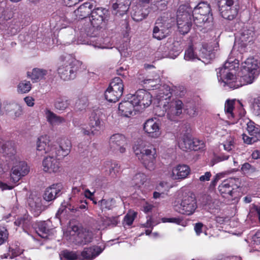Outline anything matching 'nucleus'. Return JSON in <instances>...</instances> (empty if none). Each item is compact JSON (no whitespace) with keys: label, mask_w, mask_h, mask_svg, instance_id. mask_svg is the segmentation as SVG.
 I'll use <instances>...</instances> for the list:
<instances>
[{"label":"nucleus","mask_w":260,"mask_h":260,"mask_svg":"<svg viewBox=\"0 0 260 260\" xmlns=\"http://www.w3.org/2000/svg\"><path fill=\"white\" fill-rule=\"evenodd\" d=\"M126 144L125 137L120 134L113 135L109 139L110 149L116 153H122L125 151V146Z\"/></svg>","instance_id":"obj_11"},{"label":"nucleus","mask_w":260,"mask_h":260,"mask_svg":"<svg viewBox=\"0 0 260 260\" xmlns=\"http://www.w3.org/2000/svg\"><path fill=\"white\" fill-rule=\"evenodd\" d=\"M218 190L224 198L233 197L235 191L233 190L229 184L227 179L224 180L218 186Z\"/></svg>","instance_id":"obj_30"},{"label":"nucleus","mask_w":260,"mask_h":260,"mask_svg":"<svg viewBox=\"0 0 260 260\" xmlns=\"http://www.w3.org/2000/svg\"><path fill=\"white\" fill-rule=\"evenodd\" d=\"M242 138L244 143L247 144H251L257 141V139L255 138V137H249L245 134L242 135Z\"/></svg>","instance_id":"obj_60"},{"label":"nucleus","mask_w":260,"mask_h":260,"mask_svg":"<svg viewBox=\"0 0 260 260\" xmlns=\"http://www.w3.org/2000/svg\"><path fill=\"white\" fill-rule=\"evenodd\" d=\"M93 5L90 3L86 2L80 5L77 9L76 10L79 19L86 18L90 16Z\"/></svg>","instance_id":"obj_27"},{"label":"nucleus","mask_w":260,"mask_h":260,"mask_svg":"<svg viewBox=\"0 0 260 260\" xmlns=\"http://www.w3.org/2000/svg\"><path fill=\"white\" fill-rule=\"evenodd\" d=\"M102 251V249L100 247L93 246L84 248L81 255L85 260H91L99 255Z\"/></svg>","instance_id":"obj_26"},{"label":"nucleus","mask_w":260,"mask_h":260,"mask_svg":"<svg viewBox=\"0 0 260 260\" xmlns=\"http://www.w3.org/2000/svg\"><path fill=\"white\" fill-rule=\"evenodd\" d=\"M129 3L128 0H118L112 5V8L116 11V13L122 15L126 13L129 8Z\"/></svg>","instance_id":"obj_29"},{"label":"nucleus","mask_w":260,"mask_h":260,"mask_svg":"<svg viewBox=\"0 0 260 260\" xmlns=\"http://www.w3.org/2000/svg\"><path fill=\"white\" fill-rule=\"evenodd\" d=\"M160 30L161 29L158 26L155 25L153 29V38L160 40L168 36L166 32L164 33V31Z\"/></svg>","instance_id":"obj_47"},{"label":"nucleus","mask_w":260,"mask_h":260,"mask_svg":"<svg viewBox=\"0 0 260 260\" xmlns=\"http://www.w3.org/2000/svg\"><path fill=\"white\" fill-rule=\"evenodd\" d=\"M109 88L114 90V91L117 94L122 95L123 91L124 85L122 80L119 77H115L113 78L111 82Z\"/></svg>","instance_id":"obj_34"},{"label":"nucleus","mask_w":260,"mask_h":260,"mask_svg":"<svg viewBox=\"0 0 260 260\" xmlns=\"http://www.w3.org/2000/svg\"><path fill=\"white\" fill-rule=\"evenodd\" d=\"M121 95H118L114 90L108 87L106 91L105 92V96L106 99L110 102L115 103L119 100Z\"/></svg>","instance_id":"obj_42"},{"label":"nucleus","mask_w":260,"mask_h":260,"mask_svg":"<svg viewBox=\"0 0 260 260\" xmlns=\"http://www.w3.org/2000/svg\"><path fill=\"white\" fill-rule=\"evenodd\" d=\"M240 75L237 77L233 73H228L224 78V83L231 88H237L253 82L254 78L258 76L250 72L242 70Z\"/></svg>","instance_id":"obj_3"},{"label":"nucleus","mask_w":260,"mask_h":260,"mask_svg":"<svg viewBox=\"0 0 260 260\" xmlns=\"http://www.w3.org/2000/svg\"><path fill=\"white\" fill-rule=\"evenodd\" d=\"M106 166L109 168V175L112 177H115L117 174L120 171V166L119 164L115 161H107L106 162Z\"/></svg>","instance_id":"obj_40"},{"label":"nucleus","mask_w":260,"mask_h":260,"mask_svg":"<svg viewBox=\"0 0 260 260\" xmlns=\"http://www.w3.org/2000/svg\"><path fill=\"white\" fill-rule=\"evenodd\" d=\"M211 176L212 174L210 172H206L204 175L200 177L199 181L201 182L209 181Z\"/></svg>","instance_id":"obj_63"},{"label":"nucleus","mask_w":260,"mask_h":260,"mask_svg":"<svg viewBox=\"0 0 260 260\" xmlns=\"http://www.w3.org/2000/svg\"><path fill=\"white\" fill-rule=\"evenodd\" d=\"M147 180V176L145 174L139 173L134 176L131 183L135 188H140Z\"/></svg>","instance_id":"obj_37"},{"label":"nucleus","mask_w":260,"mask_h":260,"mask_svg":"<svg viewBox=\"0 0 260 260\" xmlns=\"http://www.w3.org/2000/svg\"><path fill=\"white\" fill-rule=\"evenodd\" d=\"M237 61L236 59L233 61H228L224 63L223 68L218 69L219 71L217 72V75L219 80H222L224 82L226 73H231L230 71L239 68V64Z\"/></svg>","instance_id":"obj_21"},{"label":"nucleus","mask_w":260,"mask_h":260,"mask_svg":"<svg viewBox=\"0 0 260 260\" xmlns=\"http://www.w3.org/2000/svg\"><path fill=\"white\" fill-rule=\"evenodd\" d=\"M183 106L181 100H176L168 103L167 105L165 104L163 107L167 111L168 118L173 121H177L182 114Z\"/></svg>","instance_id":"obj_9"},{"label":"nucleus","mask_w":260,"mask_h":260,"mask_svg":"<svg viewBox=\"0 0 260 260\" xmlns=\"http://www.w3.org/2000/svg\"><path fill=\"white\" fill-rule=\"evenodd\" d=\"M211 9L209 4L205 2H201L194 7L193 10H192L191 13H199L200 15H203L204 17H206V20H213V18L212 14L211 13Z\"/></svg>","instance_id":"obj_20"},{"label":"nucleus","mask_w":260,"mask_h":260,"mask_svg":"<svg viewBox=\"0 0 260 260\" xmlns=\"http://www.w3.org/2000/svg\"><path fill=\"white\" fill-rule=\"evenodd\" d=\"M2 148L4 155L12 158L16 153L15 143L13 141H7L4 144Z\"/></svg>","instance_id":"obj_32"},{"label":"nucleus","mask_w":260,"mask_h":260,"mask_svg":"<svg viewBox=\"0 0 260 260\" xmlns=\"http://www.w3.org/2000/svg\"><path fill=\"white\" fill-rule=\"evenodd\" d=\"M30 217L27 214L18 217L14 222L15 225L18 226L26 228L29 225Z\"/></svg>","instance_id":"obj_41"},{"label":"nucleus","mask_w":260,"mask_h":260,"mask_svg":"<svg viewBox=\"0 0 260 260\" xmlns=\"http://www.w3.org/2000/svg\"><path fill=\"white\" fill-rule=\"evenodd\" d=\"M156 151L155 148L151 147L150 148H147L143 154L141 155L140 160L144 167L149 171H153L155 168Z\"/></svg>","instance_id":"obj_12"},{"label":"nucleus","mask_w":260,"mask_h":260,"mask_svg":"<svg viewBox=\"0 0 260 260\" xmlns=\"http://www.w3.org/2000/svg\"><path fill=\"white\" fill-rule=\"evenodd\" d=\"M234 141L232 138H230L228 139L226 142L223 144V147L224 150L230 151L232 150L233 145Z\"/></svg>","instance_id":"obj_61"},{"label":"nucleus","mask_w":260,"mask_h":260,"mask_svg":"<svg viewBox=\"0 0 260 260\" xmlns=\"http://www.w3.org/2000/svg\"><path fill=\"white\" fill-rule=\"evenodd\" d=\"M172 22H174V20L172 18L164 16L157 19L155 25L158 26L164 33L166 32L168 36L170 32V28L173 25Z\"/></svg>","instance_id":"obj_25"},{"label":"nucleus","mask_w":260,"mask_h":260,"mask_svg":"<svg viewBox=\"0 0 260 260\" xmlns=\"http://www.w3.org/2000/svg\"><path fill=\"white\" fill-rule=\"evenodd\" d=\"M242 68V69L250 72L255 75H258L260 72L259 63L253 57L247 58L243 63Z\"/></svg>","instance_id":"obj_24"},{"label":"nucleus","mask_w":260,"mask_h":260,"mask_svg":"<svg viewBox=\"0 0 260 260\" xmlns=\"http://www.w3.org/2000/svg\"><path fill=\"white\" fill-rule=\"evenodd\" d=\"M197 208V204L194 195L188 192L184 195L181 203L176 205L175 210L179 213L186 215H192Z\"/></svg>","instance_id":"obj_5"},{"label":"nucleus","mask_w":260,"mask_h":260,"mask_svg":"<svg viewBox=\"0 0 260 260\" xmlns=\"http://www.w3.org/2000/svg\"><path fill=\"white\" fill-rule=\"evenodd\" d=\"M31 89V84L29 81L23 80L17 86V91L20 93H28Z\"/></svg>","instance_id":"obj_43"},{"label":"nucleus","mask_w":260,"mask_h":260,"mask_svg":"<svg viewBox=\"0 0 260 260\" xmlns=\"http://www.w3.org/2000/svg\"><path fill=\"white\" fill-rule=\"evenodd\" d=\"M102 116V113L99 110L93 111L91 113L88 125L92 135L97 134L101 129L103 126Z\"/></svg>","instance_id":"obj_14"},{"label":"nucleus","mask_w":260,"mask_h":260,"mask_svg":"<svg viewBox=\"0 0 260 260\" xmlns=\"http://www.w3.org/2000/svg\"><path fill=\"white\" fill-rule=\"evenodd\" d=\"M227 180L231 188H233L234 191L239 188L241 185L240 180L238 178H229Z\"/></svg>","instance_id":"obj_52"},{"label":"nucleus","mask_w":260,"mask_h":260,"mask_svg":"<svg viewBox=\"0 0 260 260\" xmlns=\"http://www.w3.org/2000/svg\"><path fill=\"white\" fill-rule=\"evenodd\" d=\"M218 10L221 16L226 19L233 20L237 15L238 8L225 7L223 1H219L218 2Z\"/></svg>","instance_id":"obj_17"},{"label":"nucleus","mask_w":260,"mask_h":260,"mask_svg":"<svg viewBox=\"0 0 260 260\" xmlns=\"http://www.w3.org/2000/svg\"><path fill=\"white\" fill-rule=\"evenodd\" d=\"M29 208L35 216H38L43 209L40 198L37 196H30L27 200Z\"/></svg>","instance_id":"obj_19"},{"label":"nucleus","mask_w":260,"mask_h":260,"mask_svg":"<svg viewBox=\"0 0 260 260\" xmlns=\"http://www.w3.org/2000/svg\"><path fill=\"white\" fill-rule=\"evenodd\" d=\"M109 15L108 9L103 7H93L89 20L93 27L100 29L105 27L106 21Z\"/></svg>","instance_id":"obj_6"},{"label":"nucleus","mask_w":260,"mask_h":260,"mask_svg":"<svg viewBox=\"0 0 260 260\" xmlns=\"http://www.w3.org/2000/svg\"><path fill=\"white\" fill-rule=\"evenodd\" d=\"M62 185L53 184L46 188L43 194V199L47 202H52L62 194Z\"/></svg>","instance_id":"obj_13"},{"label":"nucleus","mask_w":260,"mask_h":260,"mask_svg":"<svg viewBox=\"0 0 260 260\" xmlns=\"http://www.w3.org/2000/svg\"><path fill=\"white\" fill-rule=\"evenodd\" d=\"M147 148L138 145H135L133 146L134 153L139 159H140V158L141 157V155L143 154L144 150H145Z\"/></svg>","instance_id":"obj_58"},{"label":"nucleus","mask_w":260,"mask_h":260,"mask_svg":"<svg viewBox=\"0 0 260 260\" xmlns=\"http://www.w3.org/2000/svg\"><path fill=\"white\" fill-rule=\"evenodd\" d=\"M9 233L4 226H0V245L6 242L8 238Z\"/></svg>","instance_id":"obj_53"},{"label":"nucleus","mask_w":260,"mask_h":260,"mask_svg":"<svg viewBox=\"0 0 260 260\" xmlns=\"http://www.w3.org/2000/svg\"><path fill=\"white\" fill-rule=\"evenodd\" d=\"M69 101L64 98L57 99L54 103V107L57 110L63 111L69 106Z\"/></svg>","instance_id":"obj_44"},{"label":"nucleus","mask_w":260,"mask_h":260,"mask_svg":"<svg viewBox=\"0 0 260 260\" xmlns=\"http://www.w3.org/2000/svg\"><path fill=\"white\" fill-rule=\"evenodd\" d=\"M132 15L134 20L139 22L145 19L147 14L144 13L141 9H137V10L133 13Z\"/></svg>","instance_id":"obj_50"},{"label":"nucleus","mask_w":260,"mask_h":260,"mask_svg":"<svg viewBox=\"0 0 260 260\" xmlns=\"http://www.w3.org/2000/svg\"><path fill=\"white\" fill-rule=\"evenodd\" d=\"M76 12V10L73 12H67L64 15L65 21L70 23L79 19V17Z\"/></svg>","instance_id":"obj_51"},{"label":"nucleus","mask_w":260,"mask_h":260,"mask_svg":"<svg viewBox=\"0 0 260 260\" xmlns=\"http://www.w3.org/2000/svg\"><path fill=\"white\" fill-rule=\"evenodd\" d=\"M143 129L151 138H157L161 135L159 123L152 118L145 121L143 124Z\"/></svg>","instance_id":"obj_15"},{"label":"nucleus","mask_w":260,"mask_h":260,"mask_svg":"<svg viewBox=\"0 0 260 260\" xmlns=\"http://www.w3.org/2000/svg\"><path fill=\"white\" fill-rule=\"evenodd\" d=\"M253 113L260 117V97L255 98L253 103Z\"/></svg>","instance_id":"obj_56"},{"label":"nucleus","mask_w":260,"mask_h":260,"mask_svg":"<svg viewBox=\"0 0 260 260\" xmlns=\"http://www.w3.org/2000/svg\"><path fill=\"white\" fill-rule=\"evenodd\" d=\"M87 106V99L86 98L83 97L76 102L75 108L77 111H82L85 110Z\"/></svg>","instance_id":"obj_46"},{"label":"nucleus","mask_w":260,"mask_h":260,"mask_svg":"<svg viewBox=\"0 0 260 260\" xmlns=\"http://www.w3.org/2000/svg\"><path fill=\"white\" fill-rule=\"evenodd\" d=\"M119 216H113L111 217H102L101 218V221L102 224L105 226H116L119 222L118 221Z\"/></svg>","instance_id":"obj_45"},{"label":"nucleus","mask_w":260,"mask_h":260,"mask_svg":"<svg viewBox=\"0 0 260 260\" xmlns=\"http://www.w3.org/2000/svg\"><path fill=\"white\" fill-rule=\"evenodd\" d=\"M60 59L63 63L57 69L58 74L60 78L64 81L75 79L82 62L70 54L61 56Z\"/></svg>","instance_id":"obj_2"},{"label":"nucleus","mask_w":260,"mask_h":260,"mask_svg":"<svg viewBox=\"0 0 260 260\" xmlns=\"http://www.w3.org/2000/svg\"><path fill=\"white\" fill-rule=\"evenodd\" d=\"M221 178V174H217L216 175L214 176L213 179L210 182V184L209 186V189L210 190H213L216 185H217V182Z\"/></svg>","instance_id":"obj_59"},{"label":"nucleus","mask_w":260,"mask_h":260,"mask_svg":"<svg viewBox=\"0 0 260 260\" xmlns=\"http://www.w3.org/2000/svg\"><path fill=\"white\" fill-rule=\"evenodd\" d=\"M214 56L215 55L212 52L203 47L200 50V57L198 58V59L202 60L205 63H208L210 60L214 58Z\"/></svg>","instance_id":"obj_38"},{"label":"nucleus","mask_w":260,"mask_h":260,"mask_svg":"<svg viewBox=\"0 0 260 260\" xmlns=\"http://www.w3.org/2000/svg\"><path fill=\"white\" fill-rule=\"evenodd\" d=\"M254 35V31L252 29L244 28L240 32L239 40L243 45H246L247 42L252 41Z\"/></svg>","instance_id":"obj_33"},{"label":"nucleus","mask_w":260,"mask_h":260,"mask_svg":"<svg viewBox=\"0 0 260 260\" xmlns=\"http://www.w3.org/2000/svg\"><path fill=\"white\" fill-rule=\"evenodd\" d=\"M254 244H260V230H258L252 237Z\"/></svg>","instance_id":"obj_64"},{"label":"nucleus","mask_w":260,"mask_h":260,"mask_svg":"<svg viewBox=\"0 0 260 260\" xmlns=\"http://www.w3.org/2000/svg\"><path fill=\"white\" fill-rule=\"evenodd\" d=\"M192 8L188 5L179 6L177 14V23L179 32L182 35L187 34L192 26Z\"/></svg>","instance_id":"obj_4"},{"label":"nucleus","mask_w":260,"mask_h":260,"mask_svg":"<svg viewBox=\"0 0 260 260\" xmlns=\"http://www.w3.org/2000/svg\"><path fill=\"white\" fill-rule=\"evenodd\" d=\"M49 137L47 135L41 136L38 139L37 143V149L39 151H44L45 153H50V149L52 147H58V146H50Z\"/></svg>","instance_id":"obj_23"},{"label":"nucleus","mask_w":260,"mask_h":260,"mask_svg":"<svg viewBox=\"0 0 260 260\" xmlns=\"http://www.w3.org/2000/svg\"><path fill=\"white\" fill-rule=\"evenodd\" d=\"M189 166L185 165H179L172 170V177L174 179H183L190 174Z\"/></svg>","instance_id":"obj_22"},{"label":"nucleus","mask_w":260,"mask_h":260,"mask_svg":"<svg viewBox=\"0 0 260 260\" xmlns=\"http://www.w3.org/2000/svg\"><path fill=\"white\" fill-rule=\"evenodd\" d=\"M162 221L163 222H173L180 224L182 220L179 218L172 217V218H162Z\"/></svg>","instance_id":"obj_62"},{"label":"nucleus","mask_w":260,"mask_h":260,"mask_svg":"<svg viewBox=\"0 0 260 260\" xmlns=\"http://www.w3.org/2000/svg\"><path fill=\"white\" fill-rule=\"evenodd\" d=\"M131 101L135 105L136 111H142L148 107L152 102L151 94L143 89L137 90L134 94L131 95Z\"/></svg>","instance_id":"obj_7"},{"label":"nucleus","mask_w":260,"mask_h":260,"mask_svg":"<svg viewBox=\"0 0 260 260\" xmlns=\"http://www.w3.org/2000/svg\"><path fill=\"white\" fill-rule=\"evenodd\" d=\"M29 172V168L24 161H20L12 169L11 179L14 183L18 182L22 176H24Z\"/></svg>","instance_id":"obj_16"},{"label":"nucleus","mask_w":260,"mask_h":260,"mask_svg":"<svg viewBox=\"0 0 260 260\" xmlns=\"http://www.w3.org/2000/svg\"><path fill=\"white\" fill-rule=\"evenodd\" d=\"M45 114L47 121L51 124H59L65 122L64 118L57 115L50 110H46Z\"/></svg>","instance_id":"obj_36"},{"label":"nucleus","mask_w":260,"mask_h":260,"mask_svg":"<svg viewBox=\"0 0 260 260\" xmlns=\"http://www.w3.org/2000/svg\"><path fill=\"white\" fill-rule=\"evenodd\" d=\"M71 147L70 141L68 140H63L58 147H52L49 155L43 160V170L49 173L59 172L60 164L58 159L63 158L69 154Z\"/></svg>","instance_id":"obj_1"},{"label":"nucleus","mask_w":260,"mask_h":260,"mask_svg":"<svg viewBox=\"0 0 260 260\" xmlns=\"http://www.w3.org/2000/svg\"><path fill=\"white\" fill-rule=\"evenodd\" d=\"M98 205L100 207L102 211L104 210H111L114 207L115 200L113 198H110L108 200L102 199L99 201Z\"/></svg>","instance_id":"obj_39"},{"label":"nucleus","mask_w":260,"mask_h":260,"mask_svg":"<svg viewBox=\"0 0 260 260\" xmlns=\"http://www.w3.org/2000/svg\"><path fill=\"white\" fill-rule=\"evenodd\" d=\"M179 147L183 151H198L204 148L205 145L203 141L192 139L189 134H184L179 143Z\"/></svg>","instance_id":"obj_10"},{"label":"nucleus","mask_w":260,"mask_h":260,"mask_svg":"<svg viewBox=\"0 0 260 260\" xmlns=\"http://www.w3.org/2000/svg\"><path fill=\"white\" fill-rule=\"evenodd\" d=\"M137 212L129 210L124 216V222L128 225H132L137 216Z\"/></svg>","instance_id":"obj_48"},{"label":"nucleus","mask_w":260,"mask_h":260,"mask_svg":"<svg viewBox=\"0 0 260 260\" xmlns=\"http://www.w3.org/2000/svg\"><path fill=\"white\" fill-rule=\"evenodd\" d=\"M196 58L198 59V56L195 54L193 47L190 46L185 52L184 59L186 60H191Z\"/></svg>","instance_id":"obj_49"},{"label":"nucleus","mask_w":260,"mask_h":260,"mask_svg":"<svg viewBox=\"0 0 260 260\" xmlns=\"http://www.w3.org/2000/svg\"><path fill=\"white\" fill-rule=\"evenodd\" d=\"M193 18V22L197 27H203L204 28H207L208 26V24L212 22L213 20H207L206 17L203 16V15H200L199 13H191V17Z\"/></svg>","instance_id":"obj_28"},{"label":"nucleus","mask_w":260,"mask_h":260,"mask_svg":"<svg viewBox=\"0 0 260 260\" xmlns=\"http://www.w3.org/2000/svg\"><path fill=\"white\" fill-rule=\"evenodd\" d=\"M235 104L234 100H226L225 103L224 111L226 114L231 115L232 117H234L233 110L234 109V105Z\"/></svg>","instance_id":"obj_54"},{"label":"nucleus","mask_w":260,"mask_h":260,"mask_svg":"<svg viewBox=\"0 0 260 260\" xmlns=\"http://www.w3.org/2000/svg\"><path fill=\"white\" fill-rule=\"evenodd\" d=\"M74 242L77 245H85L91 242L93 234L92 232L77 225L71 227Z\"/></svg>","instance_id":"obj_8"},{"label":"nucleus","mask_w":260,"mask_h":260,"mask_svg":"<svg viewBox=\"0 0 260 260\" xmlns=\"http://www.w3.org/2000/svg\"><path fill=\"white\" fill-rule=\"evenodd\" d=\"M241 171L245 174L251 173L256 171V168L248 162L242 165Z\"/></svg>","instance_id":"obj_55"},{"label":"nucleus","mask_w":260,"mask_h":260,"mask_svg":"<svg viewBox=\"0 0 260 260\" xmlns=\"http://www.w3.org/2000/svg\"><path fill=\"white\" fill-rule=\"evenodd\" d=\"M36 229L38 234L43 238H47L50 232V229L45 221L37 222Z\"/></svg>","instance_id":"obj_35"},{"label":"nucleus","mask_w":260,"mask_h":260,"mask_svg":"<svg viewBox=\"0 0 260 260\" xmlns=\"http://www.w3.org/2000/svg\"><path fill=\"white\" fill-rule=\"evenodd\" d=\"M186 113L191 117H194L198 114L197 108L194 105L187 106L185 109Z\"/></svg>","instance_id":"obj_57"},{"label":"nucleus","mask_w":260,"mask_h":260,"mask_svg":"<svg viewBox=\"0 0 260 260\" xmlns=\"http://www.w3.org/2000/svg\"><path fill=\"white\" fill-rule=\"evenodd\" d=\"M136 106L133 101H131V96L127 98V100L122 101L119 104L118 110L119 113L125 117H129L132 115L134 111H136Z\"/></svg>","instance_id":"obj_18"},{"label":"nucleus","mask_w":260,"mask_h":260,"mask_svg":"<svg viewBox=\"0 0 260 260\" xmlns=\"http://www.w3.org/2000/svg\"><path fill=\"white\" fill-rule=\"evenodd\" d=\"M47 73L48 71L46 70L35 68L31 73L27 72V76L30 77L34 82H37L38 80L43 79Z\"/></svg>","instance_id":"obj_31"}]
</instances>
